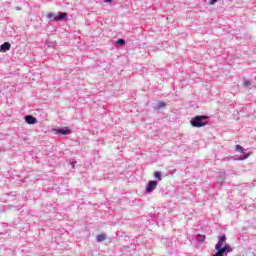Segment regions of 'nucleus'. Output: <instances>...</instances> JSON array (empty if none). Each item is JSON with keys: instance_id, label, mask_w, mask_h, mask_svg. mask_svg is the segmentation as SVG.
I'll return each mask as SVG.
<instances>
[{"instance_id": "9b49d317", "label": "nucleus", "mask_w": 256, "mask_h": 256, "mask_svg": "<svg viewBox=\"0 0 256 256\" xmlns=\"http://www.w3.org/2000/svg\"><path fill=\"white\" fill-rule=\"evenodd\" d=\"M117 43H118V45H125V40L124 39H118Z\"/></svg>"}, {"instance_id": "f257e3e1", "label": "nucleus", "mask_w": 256, "mask_h": 256, "mask_svg": "<svg viewBox=\"0 0 256 256\" xmlns=\"http://www.w3.org/2000/svg\"><path fill=\"white\" fill-rule=\"evenodd\" d=\"M206 119H209V117L207 116H196L194 118H192V120L190 121L192 127H205V125H207V122H203Z\"/></svg>"}, {"instance_id": "0eeeda50", "label": "nucleus", "mask_w": 256, "mask_h": 256, "mask_svg": "<svg viewBox=\"0 0 256 256\" xmlns=\"http://www.w3.org/2000/svg\"><path fill=\"white\" fill-rule=\"evenodd\" d=\"M96 239L100 243H101V241H105V239H106L105 234L98 235Z\"/></svg>"}, {"instance_id": "f03ea898", "label": "nucleus", "mask_w": 256, "mask_h": 256, "mask_svg": "<svg viewBox=\"0 0 256 256\" xmlns=\"http://www.w3.org/2000/svg\"><path fill=\"white\" fill-rule=\"evenodd\" d=\"M157 189V181H150L148 187L146 188L147 193H153Z\"/></svg>"}, {"instance_id": "423d86ee", "label": "nucleus", "mask_w": 256, "mask_h": 256, "mask_svg": "<svg viewBox=\"0 0 256 256\" xmlns=\"http://www.w3.org/2000/svg\"><path fill=\"white\" fill-rule=\"evenodd\" d=\"M1 51H9L11 49V44L9 42H5L0 47Z\"/></svg>"}, {"instance_id": "7ed1b4c3", "label": "nucleus", "mask_w": 256, "mask_h": 256, "mask_svg": "<svg viewBox=\"0 0 256 256\" xmlns=\"http://www.w3.org/2000/svg\"><path fill=\"white\" fill-rule=\"evenodd\" d=\"M55 133H59L60 135H71V129L69 128H59L55 130Z\"/></svg>"}, {"instance_id": "1a4fd4ad", "label": "nucleus", "mask_w": 256, "mask_h": 256, "mask_svg": "<svg viewBox=\"0 0 256 256\" xmlns=\"http://www.w3.org/2000/svg\"><path fill=\"white\" fill-rule=\"evenodd\" d=\"M236 151H238L239 153H243V151H245V148H243V146L241 145H236Z\"/></svg>"}, {"instance_id": "2eb2a0df", "label": "nucleus", "mask_w": 256, "mask_h": 256, "mask_svg": "<svg viewBox=\"0 0 256 256\" xmlns=\"http://www.w3.org/2000/svg\"><path fill=\"white\" fill-rule=\"evenodd\" d=\"M248 157H249V154H246V155H244V156H241L240 159H241V161H243V160H245V159H248Z\"/></svg>"}, {"instance_id": "ddd939ff", "label": "nucleus", "mask_w": 256, "mask_h": 256, "mask_svg": "<svg viewBox=\"0 0 256 256\" xmlns=\"http://www.w3.org/2000/svg\"><path fill=\"white\" fill-rule=\"evenodd\" d=\"M54 17H55V14H53V13H48L47 14L48 19H54Z\"/></svg>"}, {"instance_id": "f8f14e48", "label": "nucleus", "mask_w": 256, "mask_h": 256, "mask_svg": "<svg viewBox=\"0 0 256 256\" xmlns=\"http://www.w3.org/2000/svg\"><path fill=\"white\" fill-rule=\"evenodd\" d=\"M244 87H251V81L246 80V81L244 82Z\"/></svg>"}, {"instance_id": "dca6fc26", "label": "nucleus", "mask_w": 256, "mask_h": 256, "mask_svg": "<svg viewBox=\"0 0 256 256\" xmlns=\"http://www.w3.org/2000/svg\"><path fill=\"white\" fill-rule=\"evenodd\" d=\"M104 3H113V0H104Z\"/></svg>"}, {"instance_id": "39448f33", "label": "nucleus", "mask_w": 256, "mask_h": 256, "mask_svg": "<svg viewBox=\"0 0 256 256\" xmlns=\"http://www.w3.org/2000/svg\"><path fill=\"white\" fill-rule=\"evenodd\" d=\"M67 18V13L61 12L58 16L54 17V21H63V19Z\"/></svg>"}, {"instance_id": "6e6552de", "label": "nucleus", "mask_w": 256, "mask_h": 256, "mask_svg": "<svg viewBox=\"0 0 256 256\" xmlns=\"http://www.w3.org/2000/svg\"><path fill=\"white\" fill-rule=\"evenodd\" d=\"M197 237H198V241L200 243H203V241H205V239H206V236L202 235V234H198Z\"/></svg>"}, {"instance_id": "20e7f679", "label": "nucleus", "mask_w": 256, "mask_h": 256, "mask_svg": "<svg viewBox=\"0 0 256 256\" xmlns=\"http://www.w3.org/2000/svg\"><path fill=\"white\" fill-rule=\"evenodd\" d=\"M25 121H26V123H28V125H35V123H37V118H35L32 115H27L25 117Z\"/></svg>"}, {"instance_id": "4468645a", "label": "nucleus", "mask_w": 256, "mask_h": 256, "mask_svg": "<svg viewBox=\"0 0 256 256\" xmlns=\"http://www.w3.org/2000/svg\"><path fill=\"white\" fill-rule=\"evenodd\" d=\"M158 107L161 109L165 107V102H159Z\"/></svg>"}, {"instance_id": "9d476101", "label": "nucleus", "mask_w": 256, "mask_h": 256, "mask_svg": "<svg viewBox=\"0 0 256 256\" xmlns=\"http://www.w3.org/2000/svg\"><path fill=\"white\" fill-rule=\"evenodd\" d=\"M154 177H156V179H158V181H161V172H154Z\"/></svg>"}]
</instances>
